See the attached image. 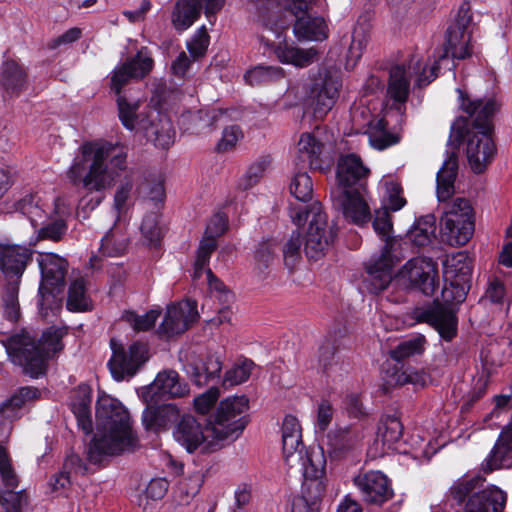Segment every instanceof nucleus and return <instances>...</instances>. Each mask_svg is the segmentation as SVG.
Here are the masks:
<instances>
[{
  "instance_id": "79ce46f5",
  "label": "nucleus",
  "mask_w": 512,
  "mask_h": 512,
  "mask_svg": "<svg viewBox=\"0 0 512 512\" xmlns=\"http://www.w3.org/2000/svg\"><path fill=\"white\" fill-rule=\"evenodd\" d=\"M427 345L424 335L418 334L399 343L394 349L390 350V357L398 362L406 358L421 355Z\"/></svg>"
},
{
  "instance_id": "39448f33",
  "label": "nucleus",
  "mask_w": 512,
  "mask_h": 512,
  "mask_svg": "<svg viewBox=\"0 0 512 512\" xmlns=\"http://www.w3.org/2000/svg\"><path fill=\"white\" fill-rule=\"evenodd\" d=\"M40 397V391L34 387H22L9 399L0 404V478L6 488L3 500L6 512H23L28 503L24 490L15 492L19 484L18 475L6 451L4 442L8 439L12 422L22 415V408Z\"/></svg>"
},
{
  "instance_id": "4be33fe9",
  "label": "nucleus",
  "mask_w": 512,
  "mask_h": 512,
  "mask_svg": "<svg viewBox=\"0 0 512 512\" xmlns=\"http://www.w3.org/2000/svg\"><path fill=\"white\" fill-rule=\"evenodd\" d=\"M354 485L361 493L363 501L382 505L393 496L388 478L380 471H368L353 478Z\"/></svg>"
},
{
  "instance_id": "412c9836",
  "label": "nucleus",
  "mask_w": 512,
  "mask_h": 512,
  "mask_svg": "<svg viewBox=\"0 0 512 512\" xmlns=\"http://www.w3.org/2000/svg\"><path fill=\"white\" fill-rule=\"evenodd\" d=\"M228 227V217L223 212L214 213L207 221L204 234L196 251L194 279L197 276L198 269H202L209 263L212 253L218 247V239L227 232Z\"/></svg>"
},
{
  "instance_id": "dca6fc26",
  "label": "nucleus",
  "mask_w": 512,
  "mask_h": 512,
  "mask_svg": "<svg viewBox=\"0 0 512 512\" xmlns=\"http://www.w3.org/2000/svg\"><path fill=\"white\" fill-rule=\"evenodd\" d=\"M399 280L407 287L431 296L438 286L436 263L430 258L415 257L405 263L398 273Z\"/></svg>"
},
{
  "instance_id": "473e14b6",
  "label": "nucleus",
  "mask_w": 512,
  "mask_h": 512,
  "mask_svg": "<svg viewBox=\"0 0 512 512\" xmlns=\"http://www.w3.org/2000/svg\"><path fill=\"white\" fill-rule=\"evenodd\" d=\"M91 388L81 384L73 392L71 408L82 430L89 434L92 431L91 419Z\"/></svg>"
},
{
  "instance_id": "5701e85b",
  "label": "nucleus",
  "mask_w": 512,
  "mask_h": 512,
  "mask_svg": "<svg viewBox=\"0 0 512 512\" xmlns=\"http://www.w3.org/2000/svg\"><path fill=\"white\" fill-rule=\"evenodd\" d=\"M153 64V59L146 49H141L135 57L113 70L111 90L119 96L123 86L131 79L144 78L152 70Z\"/></svg>"
},
{
  "instance_id": "cd10ccee",
  "label": "nucleus",
  "mask_w": 512,
  "mask_h": 512,
  "mask_svg": "<svg viewBox=\"0 0 512 512\" xmlns=\"http://www.w3.org/2000/svg\"><path fill=\"white\" fill-rule=\"evenodd\" d=\"M393 257L390 250L382 249L378 259L367 267L368 277L365 282L367 288L373 293H379L386 289L392 280Z\"/></svg>"
},
{
  "instance_id": "3c124183",
  "label": "nucleus",
  "mask_w": 512,
  "mask_h": 512,
  "mask_svg": "<svg viewBox=\"0 0 512 512\" xmlns=\"http://www.w3.org/2000/svg\"><path fill=\"white\" fill-rule=\"evenodd\" d=\"M302 237L298 231H293L282 246L284 265L288 269H293L301 260L302 255Z\"/></svg>"
},
{
  "instance_id": "bf43d9fd",
  "label": "nucleus",
  "mask_w": 512,
  "mask_h": 512,
  "mask_svg": "<svg viewBox=\"0 0 512 512\" xmlns=\"http://www.w3.org/2000/svg\"><path fill=\"white\" fill-rule=\"evenodd\" d=\"M301 467L304 479L321 478L324 474V460L319 454H305L302 452V459L296 462L295 466Z\"/></svg>"
},
{
  "instance_id": "c9c22d12",
  "label": "nucleus",
  "mask_w": 512,
  "mask_h": 512,
  "mask_svg": "<svg viewBox=\"0 0 512 512\" xmlns=\"http://www.w3.org/2000/svg\"><path fill=\"white\" fill-rule=\"evenodd\" d=\"M361 439V434L351 427L338 428L329 434V445L332 453L341 457L353 450Z\"/></svg>"
},
{
  "instance_id": "13d9d810",
  "label": "nucleus",
  "mask_w": 512,
  "mask_h": 512,
  "mask_svg": "<svg viewBox=\"0 0 512 512\" xmlns=\"http://www.w3.org/2000/svg\"><path fill=\"white\" fill-rule=\"evenodd\" d=\"M369 43V35L363 28H356L347 54V66L354 67Z\"/></svg>"
},
{
  "instance_id": "e2e57ef3",
  "label": "nucleus",
  "mask_w": 512,
  "mask_h": 512,
  "mask_svg": "<svg viewBox=\"0 0 512 512\" xmlns=\"http://www.w3.org/2000/svg\"><path fill=\"white\" fill-rule=\"evenodd\" d=\"M326 485L323 478H308L304 479L302 486V494L298 496L308 502L320 506L321 498L324 495Z\"/></svg>"
},
{
  "instance_id": "9b49d317",
  "label": "nucleus",
  "mask_w": 512,
  "mask_h": 512,
  "mask_svg": "<svg viewBox=\"0 0 512 512\" xmlns=\"http://www.w3.org/2000/svg\"><path fill=\"white\" fill-rule=\"evenodd\" d=\"M483 484L484 478L480 475L464 476L453 484L450 493L458 503L464 502L471 495L465 512H503L506 493L496 487L481 489Z\"/></svg>"
},
{
  "instance_id": "49530a36",
  "label": "nucleus",
  "mask_w": 512,
  "mask_h": 512,
  "mask_svg": "<svg viewBox=\"0 0 512 512\" xmlns=\"http://www.w3.org/2000/svg\"><path fill=\"white\" fill-rule=\"evenodd\" d=\"M173 437L188 453H192V416L188 407H182V413L175 422Z\"/></svg>"
},
{
  "instance_id": "9d476101",
  "label": "nucleus",
  "mask_w": 512,
  "mask_h": 512,
  "mask_svg": "<svg viewBox=\"0 0 512 512\" xmlns=\"http://www.w3.org/2000/svg\"><path fill=\"white\" fill-rule=\"evenodd\" d=\"M37 263L40 269L39 312L43 318L56 315L62 308L61 293L69 264L67 260L52 252L39 253Z\"/></svg>"
},
{
  "instance_id": "2eb2a0df",
  "label": "nucleus",
  "mask_w": 512,
  "mask_h": 512,
  "mask_svg": "<svg viewBox=\"0 0 512 512\" xmlns=\"http://www.w3.org/2000/svg\"><path fill=\"white\" fill-rule=\"evenodd\" d=\"M312 218L305 236L304 252L310 259H319L332 245L336 236L334 225L329 224L320 203L311 204Z\"/></svg>"
},
{
  "instance_id": "774afa93",
  "label": "nucleus",
  "mask_w": 512,
  "mask_h": 512,
  "mask_svg": "<svg viewBox=\"0 0 512 512\" xmlns=\"http://www.w3.org/2000/svg\"><path fill=\"white\" fill-rule=\"evenodd\" d=\"M242 138L243 132L238 125L228 126L223 130L222 136L217 143L216 150L220 153L232 151Z\"/></svg>"
},
{
  "instance_id": "f704fd0d",
  "label": "nucleus",
  "mask_w": 512,
  "mask_h": 512,
  "mask_svg": "<svg viewBox=\"0 0 512 512\" xmlns=\"http://www.w3.org/2000/svg\"><path fill=\"white\" fill-rule=\"evenodd\" d=\"M20 282L21 280L5 279L0 287V309L3 316L12 322L17 321L20 316L18 300Z\"/></svg>"
},
{
  "instance_id": "f3484780",
  "label": "nucleus",
  "mask_w": 512,
  "mask_h": 512,
  "mask_svg": "<svg viewBox=\"0 0 512 512\" xmlns=\"http://www.w3.org/2000/svg\"><path fill=\"white\" fill-rule=\"evenodd\" d=\"M318 0H302L295 3L290 12L295 16L293 33L299 41H324L329 36L325 19L312 16L309 11Z\"/></svg>"
},
{
  "instance_id": "1a4fd4ad",
  "label": "nucleus",
  "mask_w": 512,
  "mask_h": 512,
  "mask_svg": "<svg viewBox=\"0 0 512 512\" xmlns=\"http://www.w3.org/2000/svg\"><path fill=\"white\" fill-rule=\"evenodd\" d=\"M139 105V101H129L121 95L117 97L118 114L122 125L128 130L138 128L156 147L168 148L174 139L171 121L155 111L146 115L138 113Z\"/></svg>"
},
{
  "instance_id": "e433bc0d",
  "label": "nucleus",
  "mask_w": 512,
  "mask_h": 512,
  "mask_svg": "<svg viewBox=\"0 0 512 512\" xmlns=\"http://www.w3.org/2000/svg\"><path fill=\"white\" fill-rule=\"evenodd\" d=\"M16 211L27 217L32 227L37 229L45 224L47 213L42 200L37 195H26L16 203Z\"/></svg>"
},
{
  "instance_id": "6ab92c4d",
  "label": "nucleus",
  "mask_w": 512,
  "mask_h": 512,
  "mask_svg": "<svg viewBox=\"0 0 512 512\" xmlns=\"http://www.w3.org/2000/svg\"><path fill=\"white\" fill-rule=\"evenodd\" d=\"M110 344L112 356L108 366L113 378L117 381L132 377L140 365L147 360V347L143 343L135 342L127 351L115 339H111Z\"/></svg>"
},
{
  "instance_id": "a878e982",
  "label": "nucleus",
  "mask_w": 512,
  "mask_h": 512,
  "mask_svg": "<svg viewBox=\"0 0 512 512\" xmlns=\"http://www.w3.org/2000/svg\"><path fill=\"white\" fill-rule=\"evenodd\" d=\"M192 303L186 299L167 307L166 314L159 326V333L172 337L184 333L191 321Z\"/></svg>"
},
{
  "instance_id": "37998d69",
  "label": "nucleus",
  "mask_w": 512,
  "mask_h": 512,
  "mask_svg": "<svg viewBox=\"0 0 512 512\" xmlns=\"http://www.w3.org/2000/svg\"><path fill=\"white\" fill-rule=\"evenodd\" d=\"M368 139L371 146L378 150L386 149L399 141L396 135L387 131V123L384 119H378L371 123Z\"/></svg>"
},
{
  "instance_id": "8fccbe9b",
  "label": "nucleus",
  "mask_w": 512,
  "mask_h": 512,
  "mask_svg": "<svg viewBox=\"0 0 512 512\" xmlns=\"http://www.w3.org/2000/svg\"><path fill=\"white\" fill-rule=\"evenodd\" d=\"M254 366V362L250 359H239L233 365V367L225 372L223 385L232 387L247 381L252 373Z\"/></svg>"
},
{
  "instance_id": "a19ab883",
  "label": "nucleus",
  "mask_w": 512,
  "mask_h": 512,
  "mask_svg": "<svg viewBox=\"0 0 512 512\" xmlns=\"http://www.w3.org/2000/svg\"><path fill=\"white\" fill-rule=\"evenodd\" d=\"M435 230L436 218L432 214H427L416 221L408 237L416 246H425L431 242Z\"/></svg>"
},
{
  "instance_id": "680f3d73",
  "label": "nucleus",
  "mask_w": 512,
  "mask_h": 512,
  "mask_svg": "<svg viewBox=\"0 0 512 512\" xmlns=\"http://www.w3.org/2000/svg\"><path fill=\"white\" fill-rule=\"evenodd\" d=\"M160 315L158 310H150L144 315H137L135 312L127 311L123 314V319L130 324L136 331H146L152 328Z\"/></svg>"
},
{
  "instance_id": "bb28decb",
  "label": "nucleus",
  "mask_w": 512,
  "mask_h": 512,
  "mask_svg": "<svg viewBox=\"0 0 512 512\" xmlns=\"http://www.w3.org/2000/svg\"><path fill=\"white\" fill-rule=\"evenodd\" d=\"M368 174L369 169L363 165L359 156L348 154L339 158L336 176L343 190L354 189L355 185L362 188V182L367 178Z\"/></svg>"
},
{
  "instance_id": "f8f14e48",
  "label": "nucleus",
  "mask_w": 512,
  "mask_h": 512,
  "mask_svg": "<svg viewBox=\"0 0 512 512\" xmlns=\"http://www.w3.org/2000/svg\"><path fill=\"white\" fill-rule=\"evenodd\" d=\"M439 66L433 65L429 69V75H426V68L422 66L419 60L406 65H395L389 72V81L387 86V97L393 101V106L402 113L405 103L410 93V81L413 73L419 70L422 72L417 76L415 83L418 87L428 85L437 77L436 70Z\"/></svg>"
},
{
  "instance_id": "58836bf2",
  "label": "nucleus",
  "mask_w": 512,
  "mask_h": 512,
  "mask_svg": "<svg viewBox=\"0 0 512 512\" xmlns=\"http://www.w3.org/2000/svg\"><path fill=\"white\" fill-rule=\"evenodd\" d=\"M485 466L488 471L512 467V445L505 441L502 433L486 458Z\"/></svg>"
},
{
  "instance_id": "69168bd1",
  "label": "nucleus",
  "mask_w": 512,
  "mask_h": 512,
  "mask_svg": "<svg viewBox=\"0 0 512 512\" xmlns=\"http://www.w3.org/2000/svg\"><path fill=\"white\" fill-rule=\"evenodd\" d=\"M140 231L150 245H156L161 239V228L158 224V214H147L141 223Z\"/></svg>"
},
{
  "instance_id": "20e7f679",
  "label": "nucleus",
  "mask_w": 512,
  "mask_h": 512,
  "mask_svg": "<svg viewBox=\"0 0 512 512\" xmlns=\"http://www.w3.org/2000/svg\"><path fill=\"white\" fill-rule=\"evenodd\" d=\"M248 409L246 396H230L219 403L213 415L194 419V450L214 452L223 441L238 439L249 422Z\"/></svg>"
},
{
  "instance_id": "6e6552de",
  "label": "nucleus",
  "mask_w": 512,
  "mask_h": 512,
  "mask_svg": "<svg viewBox=\"0 0 512 512\" xmlns=\"http://www.w3.org/2000/svg\"><path fill=\"white\" fill-rule=\"evenodd\" d=\"M461 97V109L473 117V127L478 130L469 137L467 143V157L471 168L476 173H481L496 154V147L491 137L492 117L498 111L500 105L494 98L471 99Z\"/></svg>"
},
{
  "instance_id": "052dcab7",
  "label": "nucleus",
  "mask_w": 512,
  "mask_h": 512,
  "mask_svg": "<svg viewBox=\"0 0 512 512\" xmlns=\"http://www.w3.org/2000/svg\"><path fill=\"white\" fill-rule=\"evenodd\" d=\"M172 22L178 31H184L192 25V0L177 1Z\"/></svg>"
},
{
  "instance_id": "c756f323",
  "label": "nucleus",
  "mask_w": 512,
  "mask_h": 512,
  "mask_svg": "<svg viewBox=\"0 0 512 512\" xmlns=\"http://www.w3.org/2000/svg\"><path fill=\"white\" fill-rule=\"evenodd\" d=\"M338 201L344 217L350 219L353 223L362 225L369 220V207L359 188L342 190Z\"/></svg>"
},
{
  "instance_id": "09e8293b",
  "label": "nucleus",
  "mask_w": 512,
  "mask_h": 512,
  "mask_svg": "<svg viewBox=\"0 0 512 512\" xmlns=\"http://www.w3.org/2000/svg\"><path fill=\"white\" fill-rule=\"evenodd\" d=\"M2 82L7 91L18 93L25 83V73L16 62L6 61L2 70Z\"/></svg>"
},
{
  "instance_id": "423d86ee",
  "label": "nucleus",
  "mask_w": 512,
  "mask_h": 512,
  "mask_svg": "<svg viewBox=\"0 0 512 512\" xmlns=\"http://www.w3.org/2000/svg\"><path fill=\"white\" fill-rule=\"evenodd\" d=\"M65 334V328L51 327L36 343L26 332L8 336L0 331V343L14 364L21 366L30 377L38 378L45 373L47 360L62 350L61 340Z\"/></svg>"
},
{
  "instance_id": "72a5a7b5",
  "label": "nucleus",
  "mask_w": 512,
  "mask_h": 512,
  "mask_svg": "<svg viewBox=\"0 0 512 512\" xmlns=\"http://www.w3.org/2000/svg\"><path fill=\"white\" fill-rule=\"evenodd\" d=\"M128 244L127 225L117 220L102 237L100 251L103 255L116 257L124 253Z\"/></svg>"
},
{
  "instance_id": "4c0bfd02",
  "label": "nucleus",
  "mask_w": 512,
  "mask_h": 512,
  "mask_svg": "<svg viewBox=\"0 0 512 512\" xmlns=\"http://www.w3.org/2000/svg\"><path fill=\"white\" fill-rule=\"evenodd\" d=\"M222 362L214 354L200 355L194 362V384L203 385L207 381L219 376Z\"/></svg>"
},
{
  "instance_id": "aec40b11",
  "label": "nucleus",
  "mask_w": 512,
  "mask_h": 512,
  "mask_svg": "<svg viewBox=\"0 0 512 512\" xmlns=\"http://www.w3.org/2000/svg\"><path fill=\"white\" fill-rule=\"evenodd\" d=\"M190 392L189 385L182 381L174 370H164L157 374L154 381L142 387L138 394L146 404H156L162 399L184 397Z\"/></svg>"
},
{
  "instance_id": "0e129e2a",
  "label": "nucleus",
  "mask_w": 512,
  "mask_h": 512,
  "mask_svg": "<svg viewBox=\"0 0 512 512\" xmlns=\"http://www.w3.org/2000/svg\"><path fill=\"white\" fill-rule=\"evenodd\" d=\"M80 458L76 455H72L67 457L64 463V471L60 472L56 475L50 482L52 489L54 491H59L61 489H65L70 484V476L69 473L74 470L81 469Z\"/></svg>"
},
{
  "instance_id": "a211bd4d",
  "label": "nucleus",
  "mask_w": 512,
  "mask_h": 512,
  "mask_svg": "<svg viewBox=\"0 0 512 512\" xmlns=\"http://www.w3.org/2000/svg\"><path fill=\"white\" fill-rule=\"evenodd\" d=\"M342 81L338 73L324 71L313 83L309 93V103L315 119H323L335 105Z\"/></svg>"
},
{
  "instance_id": "ddd939ff",
  "label": "nucleus",
  "mask_w": 512,
  "mask_h": 512,
  "mask_svg": "<svg viewBox=\"0 0 512 512\" xmlns=\"http://www.w3.org/2000/svg\"><path fill=\"white\" fill-rule=\"evenodd\" d=\"M472 19L470 7L467 4L462 5L447 28L444 52L438 55V61L434 65L438 66V63L449 55L456 59L470 56V40L474 27Z\"/></svg>"
},
{
  "instance_id": "2f4dec72",
  "label": "nucleus",
  "mask_w": 512,
  "mask_h": 512,
  "mask_svg": "<svg viewBox=\"0 0 512 512\" xmlns=\"http://www.w3.org/2000/svg\"><path fill=\"white\" fill-rule=\"evenodd\" d=\"M323 143L311 133H303L297 143V159L310 169H323Z\"/></svg>"
},
{
  "instance_id": "b1692460",
  "label": "nucleus",
  "mask_w": 512,
  "mask_h": 512,
  "mask_svg": "<svg viewBox=\"0 0 512 512\" xmlns=\"http://www.w3.org/2000/svg\"><path fill=\"white\" fill-rule=\"evenodd\" d=\"M33 250L26 246L0 243V269L5 279L21 280L32 261Z\"/></svg>"
},
{
  "instance_id": "338daca9",
  "label": "nucleus",
  "mask_w": 512,
  "mask_h": 512,
  "mask_svg": "<svg viewBox=\"0 0 512 512\" xmlns=\"http://www.w3.org/2000/svg\"><path fill=\"white\" fill-rule=\"evenodd\" d=\"M386 200L382 207L388 210L398 211L406 205V200L402 197V187L399 183L390 180L385 182Z\"/></svg>"
},
{
  "instance_id": "7ed1b4c3",
  "label": "nucleus",
  "mask_w": 512,
  "mask_h": 512,
  "mask_svg": "<svg viewBox=\"0 0 512 512\" xmlns=\"http://www.w3.org/2000/svg\"><path fill=\"white\" fill-rule=\"evenodd\" d=\"M457 162L448 159L437 173V198L442 203L440 233L442 241L457 247L465 245L474 233L473 208L469 200L457 197L450 200L455 192Z\"/></svg>"
},
{
  "instance_id": "ea45409f",
  "label": "nucleus",
  "mask_w": 512,
  "mask_h": 512,
  "mask_svg": "<svg viewBox=\"0 0 512 512\" xmlns=\"http://www.w3.org/2000/svg\"><path fill=\"white\" fill-rule=\"evenodd\" d=\"M91 307L85 279L83 277L73 279L68 290L67 309L73 312H84L90 310Z\"/></svg>"
},
{
  "instance_id": "864d4df0",
  "label": "nucleus",
  "mask_w": 512,
  "mask_h": 512,
  "mask_svg": "<svg viewBox=\"0 0 512 512\" xmlns=\"http://www.w3.org/2000/svg\"><path fill=\"white\" fill-rule=\"evenodd\" d=\"M220 397V390L216 386L210 387L207 391L194 398V419L200 420L202 417H209L208 413L215 407Z\"/></svg>"
},
{
  "instance_id": "f257e3e1",
  "label": "nucleus",
  "mask_w": 512,
  "mask_h": 512,
  "mask_svg": "<svg viewBox=\"0 0 512 512\" xmlns=\"http://www.w3.org/2000/svg\"><path fill=\"white\" fill-rule=\"evenodd\" d=\"M127 167L125 147L104 140L86 141L79 146L66 175L72 184L102 193L115 186Z\"/></svg>"
},
{
  "instance_id": "393cba45",
  "label": "nucleus",
  "mask_w": 512,
  "mask_h": 512,
  "mask_svg": "<svg viewBox=\"0 0 512 512\" xmlns=\"http://www.w3.org/2000/svg\"><path fill=\"white\" fill-rule=\"evenodd\" d=\"M282 450L287 465L294 467L302 459L304 445L302 443L301 426L298 419L286 415L282 423Z\"/></svg>"
},
{
  "instance_id": "7c9ffc66",
  "label": "nucleus",
  "mask_w": 512,
  "mask_h": 512,
  "mask_svg": "<svg viewBox=\"0 0 512 512\" xmlns=\"http://www.w3.org/2000/svg\"><path fill=\"white\" fill-rule=\"evenodd\" d=\"M182 413V407L176 404H164L155 406L147 404L142 414V422L146 429L159 431L169 423L176 422Z\"/></svg>"
},
{
  "instance_id": "4468645a",
  "label": "nucleus",
  "mask_w": 512,
  "mask_h": 512,
  "mask_svg": "<svg viewBox=\"0 0 512 512\" xmlns=\"http://www.w3.org/2000/svg\"><path fill=\"white\" fill-rule=\"evenodd\" d=\"M410 325L426 323L438 331L441 338L450 341L457 333V317L452 308L438 301L415 306L407 314Z\"/></svg>"
},
{
  "instance_id": "f03ea898",
  "label": "nucleus",
  "mask_w": 512,
  "mask_h": 512,
  "mask_svg": "<svg viewBox=\"0 0 512 512\" xmlns=\"http://www.w3.org/2000/svg\"><path fill=\"white\" fill-rule=\"evenodd\" d=\"M95 424L96 433L87 451L89 461L94 464L132 451L138 444L130 415L122 403L115 398L108 395L98 397Z\"/></svg>"
},
{
  "instance_id": "a18cd8bd",
  "label": "nucleus",
  "mask_w": 512,
  "mask_h": 512,
  "mask_svg": "<svg viewBox=\"0 0 512 512\" xmlns=\"http://www.w3.org/2000/svg\"><path fill=\"white\" fill-rule=\"evenodd\" d=\"M283 77V69L278 66H256L244 74V80L250 86L268 84Z\"/></svg>"
},
{
  "instance_id": "5fc2aeb1",
  "label": "nucleus",
  "mask_w": 512,
  "mask_h": 512,
  "mask_svg": "<svg viewBox=\"0 0 512 512\" xmlns=\"http://www.w3.org/2000/svg\"><path fill=\"white\" fill-rule=\"evenodd\" d=\"M291 194L301 202L311 200L313 183L307 172H297L290 183Z\"/></svg>"
},
{
  "instance_id": "603ef678",
  "label": "nucleus",
  "mask_w": 512,
  "mask_h": 512,
  "mask_svg": "<svg viewBox=\"0 0 512 512\" xmlns=\"http://www.w3.org/2000/svg\"><path fill=\"white\" fill-rule=\"evenodd\" d=\"M403 433V425L395 415H387L382 418L379 426V435L388 446L398 442Z\"/></svg>"
},
{
  "instance_id": "0eeeda50",
  "label": "nucleus",
  "mask_w": 512,
  "mask_h": 512,
  "mask_svg": "<svg viewBox=\"0 0 512 512\" xmlns=\"http://www.w3.org/2000/svg\"><path fill=\"white\" fill-rule=\"evenodd\" d=\"M255 6L256 21L262 29L258 39L265 47L274 50L281 63L304 68L317 60L319 52L316 48L303 49L285 43L287 23L281 18V5L278 1L257 0Z\"/></svg>"
},
{
  "instance_id": "6e6d98bb",
  "label": "nucleus",
  "mask_w": 512,
  "mask_h": 512,
  "mask_svg": "<svg viewBox=\"0 0 512 512\" xmlns=\"http://www.w3.org/2000/svg\"><path fill=\"white\" fill-rule=\"evenodd\" d=\"M208 264H206L202 269H198L197 276L194 279H198L200 277V273L204 270L205 280L208 285L210 292L217 297L223 303H230L233 300V294L227 289L225 284L211 271L210 268H207Z\"/></svg>"
},
{
  "instance_id": "c03bdc74",
  "label": "nucleus",
  "mask_w": 512,
  "mask_h": 512,
  "mask_svg": "<svg viewBox=\"0 0 512 512\" xmlns=\"http://www.w3.org/2000/svg\"><path fill=\"white\" fill-rule=\"evenodd\" d=\"M271 165V159L268 156L261 157L253 162L246 172L239 178L237 188L246 191L254 187L263 177L266 170Z\"/></svg>"
},
{
  "instance_id": "4d7b16f0",
  "label": "nucleus",
  "mask_w": 512,
  "mask_h": 512,
  "mask_svg": "<svg viewBox=\"0 0 512 512\" xmlns=\"http://www.w3.org/2000/svg\"><path fill=\"white\" fill-rule=\"evenodd\" d=\"M277 251L275 240L269 239L259 243L255 251V267L262 273L273 263Z\"/></svg>"
},
{
  "instance_id": "de8ad7c7",
  "label": "nucleus",
  "mask_w": 512,
  "mask_h": 512,
  "mask_svg": "<svg viewBox=\"0 0 512 512\" xmlns=\"http://www.w3.org/2000/svg\"><path fill=\"white\" fill-rule=\"evenodd\" d=\"M387 207H381L375 210L372 225L374 231L384 240L383 249L391 250L394 237L392 236L393 225Z\"/></svg>"
},
{
  "instance_id": "c85d7f7f",
  "label": "nucleus",
  "mask_w": 512,
  "mask_h": 512,
  "mask_svg": "<svg viewBox=\"0 0 512 512\" xmlns=\"http://www.w3.org/2000/svg\"><path fill=\"white\" fill-rule=\"evenodd\" d=\"M443 275L445 282L470 286L472 261L467 252L459 251L447 255L443 261Z\"/></svg>"
}]
</instances>
